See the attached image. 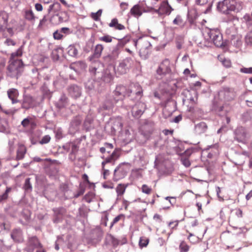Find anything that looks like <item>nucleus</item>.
<instances>
[{"label":"nucleus","mask_w":252,"mask_h":252,"mask_svg":"<svg viewBox=\"0 0 252 252\" xmlns=\"http://www.w3.org/2000/svg\"><path fill=\"white\" fill-rule=\"evenodd\" d=\"M199 224L198 220L195 218H191L189 219L188 222V227L190 229H193L197 226Z\"/></svg>","instance_id":"obj_33"},{"label":"nucleus","mask_w":252,"mask_h":252,"mask_svg":"<svg viewBox=\"0 0 252 252\" xmlns=\"http://www.w3.org/2000/svg\"><path fill=\"white\" fill-rule=\"evenodd\" d=\"M247 44L252 45V35H247L245 37Z\"/></svg>","instance_id":"obj_61"},{"label":"nucleus","mask_w":252,"mask_h":252,"mask_svg":"<svg viewBox=\"0 0 252 252\" xmlns=\"http://www.w3.org/2000/svg\"><path fill=\"white\" fill-rule=\"evenodd\" d=\"M120 151L118 149H116L113 153L108 157L106 158L102 162V166H104L107 163H111L114 165L115 161L120 157Z\"/></svg>","instance_id":"obj_10"},{"label":"nucleus","mask_w":252,"mask_h":252,"mask_svg":"<svg viewBox=\"0 0 252 252\" xmlns=\"http://www.w3.org/2000/svg\"><path fill=\"white\" fill-rule=\"evenodd\" d=\"M103 50V47L101 44H97L96 45L94 56L95 58H99L101 55V53Z\"/></svg>","instance_id":"obj_32"},{"label":"nucleus","mask_w":252,"mask_h":252,"mask_svg":"<svg viewBox=\"0 0 252 252\" xmlns=\"http://www.w3.org/2000/svg\"><path fill=\"white\" fill-rule=\"evenodd\" d=\"M70 148L71 149V153L74 154L76 153L78 150V147L77 145L72 142L70 143Z\"/></svg>","instance_id":"obj_55"},{"label":"nucleus","mask_w":252,"mask_h":252,"mask_svg":"<svg viewBox=\"0 0 252 252\" xmlns=\"http://www.w3.org/2000/svg\"><path fill=\"white\" fill-rule=\"evenodd\" d=\"M60 31L62 34L64 33L65 34H68L70 32L69 29L68 28H65V27L62 28L61 29Z\"/></svg>","instance_id":"obj_64"},{"label":"nucleus","mask_w":252,"mask_h":252,"mask_svg":"<svg viewBox=\"0 0 252 252\" xmlns=\"http://www.w3.org/2000/svg\"><path fill=\"white\" fill-rule=\"evenodd\" d=\"M25 17L28 20H32L34 19V14L32 10H26L25 13Z\"/></svg>","instance_id":"obj_45"},{"label":"nucleus","mask_w":252,"mask_h":252,"mask_svg":"<svg viewBox=\"0 0 252 252\" xmlns=\"http://www.w3.org/2000/svg\"><path fill=\"white\" fill-rule=\"evenodd\" d=\"M60 7V4L58 2H55L53 3V4H51L49 6V9H48V12H56L57 11Z\"/></svg>","instance_id":"obj_41"},{"label":"nucleus","mask_w":252,"mask_h":252,"mask_svg":"<svg viewBox=\"0 0 252 252\" xmlns=\"http://www.w3.org/2000/svg\"><path fill=\"white\" fill-rule=\"evenodd\" d=\"M131 14L135 17H139L142 15V12L139 5H135L130 9Z\"/></svg>","instance_id":"obj_27"},{"label":"nucleus","mask_w":252,"mask_h":252,"mask_svg":"<svg viewBox=\"0 0 252 252\" xmlns=\"http://www.w3.org/2000/svg\"><path fill=\"white\" fill-rule=\"evenodd\" d=\"M122 216V215H119V216H117L116 217H115L114 219V220H113L110 227H112L114 224L118 222L120 220Z\"/></svg>","instance_id":"obj_60"},{"label":"nucleus","mask_w":252,"mask_h":252,"mask_svg":"<svg viewBox=\"0 0 252 252\" xmlns=\"http://www.w3.org/2000/svg\"><path fill=\"white\" fill-rule=\"evenodd\" d=\"M4 43L6 44L7 46L12 45L14 46L16 44L15 42L13 40L11 39L7 38L6 39L5 41L4 42Z\"/></svg>","instance_id":"obj_54"},{"label":"nucleus","mask_w":252,"mask_h":252,"mask_svg":"<svg viewBox=\"0 0 252 252\" xmlns=\"http://www.w3.org/2000/svg\"><path fill=\"white\" fill-rule=\"evenodd\" d=\"M102 11L101 9L98 10L95 13H91V17L95 21H97L102 14Z\"/></svg>","instance_id":"obj_44"},{"label":"nucleus","mask_w":252,"mask_h":252,"mask_svg":"<svg viewBox=\"0 0 252 252\" xmlns=\"http://www.w3.org/2000/svg\"><path fill=\"white\" fill-rule=\"evenodd\" d=\"M179 250L180 252H188L189 250V246L185 241H182L180 244Z\"/></svg>","instance_id":"obj_34"},{"label":"nucleus","mask_w":252,"mask_h":252,"mask_svg":"<svg viewBox=\"0 0 252 252\" xmlns=\"http://www.w3.org/2000/svg\"><path fill=\"white\" fill-rule=\"evenodd\" d=\"M50 140L51 137L49 135H45L40 141L39 143L41 144H47L50 142Z\"/></svg>","instance_id":"obj_48"},{"label":"nucleus","mask_w":252,"mask_h":252,"mask_svg":"<svg viewBox=\"0 0 252 252\" xmlns=\"http://www.w3.org/2000/svg\"><path fill=\"white\" fill-rule=\"evenodd\" d=\"M235 136L237 141L245 142L246 140L247 132L245 128L242 126L237 127L235 130Z\"/></svg>","instance_id":"obj_12"},{"label":"nucleus","mask_w":252,"mask_h":252,"mask_svg":"<svg viewBox=\"0 0 252 252\" xmlns=\"http://www.w3.org/2000/svg\"><path fill=\"white\" fill-rule=\"evenodd\" d=\"M154 123L152 122H147L141 126V130L144 134L148 135L152 133L154 130Z\"/></svg>","instance_id":"obj_18"},{"label":"nucleus","mask_w":252,"mask_h":252,"mask_svg":"<svg viewBox=\"0 0 252 252\" xmlns=\"http://www.w3.org/2000/svg\"><path fill=\"white\" fill-rule=\"evenodd\" d=\"M112 56L111 54L108 55L105 57H104V60L105 62L107 63H111L116 60L115 59H112Z\"/></svg>","instance_id":"obj_57"},{"label":"nucleus","mask_w":252,"mask_h":252,"mask_svg":"<svg viewBox=\"0 0 252 252\" xmlns=\"http://www.w3.org/2000/svg\"><path fill=\"white\" fill-rule=\"evenodd\" d=\"M102 170H103V178L106 179L107 177L109 175V170L106 169L104 168V166H102Z\"/></svg>","instance_id":"obj_63"},{"label":"nucleus","mask_w":252,"mask_h":252,"mask_svg":"<svg viewBox=\"0 0 252 252\" xmlns=\"http://www.w3.org/2000/svg\"><path fill=\"white\" fill-rule=\"evenodd\" d=\"M141 191L147 195H149L152 193L153 189L152 188L146 184H144L141 188Z\"/></svg>","instance_id":"obj_37"},{"label":"nucleus","mask_w":252,"mask_h":252,"mask_svg":"<svg viewBox=\"0 0 252 252\" xmlns=\"http://www.w3.org/2000/svg\"><path fill=\"white\" fill-rule=\"evenodd\" d=\"M8 18V14L4 11L0 12V29L6 27Z\"/></svg>","instance_id":"obj_21"},{"label":"nucleus","mask_w":252,"mask_h":252,"mask_svg":"<svg viewBox=\"0 0 252 252\" xmlns=\"http://www.w3.org/2000/svg\"><path fill=\"white\" fill-rule=\"evenodd\" d=\"M174 25H178L179 26H182L184 25V21L181 16L177 15L173 21Z\"/></svg>","instance_id":"obj_42"},{"label":"nucleus","mask_w":252,"mask_h":252,"mask_svg":"<svg viewBox=\"0 0 252 252\" xmlns=\"http://www.w3.org/2000/svg\"><path fill=\"white\" fill-rule=\"evenodd\" d=\"M127 187V184H119L118 185L116 188V191L118 198L124 195Z\"/></svg>","instance_id":"obj_24"},{"label":"nucleus","mask_w":252,"mask_h":252,"mask_svg":"<svg viewBox=\"0 0 252 252\" xmlns=\"http://www.w3.org/2000/svg\"><path fill=\"white\" fill-rule=\"evenodd\" d=\"M69 94L73 98H78L81 94V89L77 86H70L68 90Z\"/></svg>","instance_id":"obj_17"},{"label":"nucleus","mask_w":252,"mask_h":252,"mask_svg":"<svg viewBox=\"0 0 252 252\" xmlns=\"http://www.w3.org/2000/svg\"><path fill=\"white\" fill-rule=\"evenodd\" d=\"M51 21H53L54 24H58L63 22L64 20L61 15L58 14L53 16L51 18Z\"/></svg>","instance_id":"obj_40"},{"label":"nucleus","mask_w":252,"mask_h":252,"mask_svg":"<svg viewBox=\"0 0 252 252\" xmlns=\"http://www.w3.org/2000/svg\"><path fill=\"white\" fill-rule=\"evenodd\" d=\"M24 187L25 189L26 190L31 189H32V185L31 184V183H30V178H27L26 179Z\"/></svg>","instance_id":"obj_51"},{"label":"nucleus","mask_w":252,"mask_h":252,"mask_svg":"<svg viewBox=\"0 0 252 252\" xmlns=\"http://www.w3.org/2000/svg\"><path fill=\"white\" fill-rule=\"evenodd\" d=\"M21 124L24 127H28L30 125H31L32 127H33L35 125L34 122L32 120V119L31 117H28L24 119L22 121Z\"/></svg>","instance_id":"obj_29"},{"label":"nucleus","mask_w":252,"mask_h":252,"mask_svg":"<svg viewBox=\"0 0 252 252\" xmlns=\"http://www.w3.org/2000/svg\"><path fill=\"white\" fill-rule=\"evenodd\" d=\"M85 192V189L84 188H81L78 191L77 193L74 195L75 198H77L79 196L82 195L84 194Z\"/></svg>","instance_id":"obj_62"},{"label":"nucleus","mask_w":252,"mask_h":252,"mask_svg":"<svg viewBox=\"0 0 252 252\" xmlns=\"http://www.w3.org/2000/svg\"><path fill=\"white\" fill-rule=\"evenodd\" d=\"M21 216L23 217V219H20V222L22 223H24L28 221L30 219V213L28 210H24L21 213Z\"/></svg>","instance_id":"obj_28"},{"label":"nucleus","mask_w":252,"mask_h":252,"mask_svg":"<svg viewBox=\"0 0 252 252\" xmlns=\"http://www.w3.org/2000/svg\"><path fill=\"white\" fill-rule=\"evenodd\" d=\"M131 59L127 58L120 63L117 68V72L120 74H124L126 73L129 66L131 63Z\"/></svg>","instance_id":"obj_9"},{"label":"nucleus","mask_w":252,"mask_h":252,"mask_svg":"<svg viewBox=\"0 0 252 252\" xmlns=\"http://www.w3.org/2000/svg\"><path fill=\"white\" fill-rule=\"evenodd\" d=\"M183 94L186 96V99H183V101H185L186 99L189 100V101L191 102L192 104L195 103L197 98V94L195 91H185L184 92Z\"/></svg>","instance_id":"obj_15"},{"label":"nucleus","mask_w":252,"mask_h":252,"mask_svg":"<svg viewBox=\"0 0 252 252\" xmlns=\"http://www.w3.org/2000/svg\"><path fill=\"white\" fill-rule=\"evenodd\" d=\"M68 53L72 57H76L78 54L77 49L73 45H70L68 47Z\"/></svg>","instance_id":"obj_36"},{"label":"nucleus","mask_w":252,"mask_h":252,"mask_svg":"<svg viewBox=\"0 0 252 252\" xmlns=\"http://www.w3.org/2000/svg\"><path fill=\"white\" fill-rule=\"evenodd\" d=\"M187 232L189 234L188 239L190 243L195 244L198 241V238L197 237L189 232L188 230H187Z\"/></svg>","instance_id":"obj_43"},{"label":"nucleus","mask_w":252,"mask_h":252,"mask_svg":"<svg viewBox=\"0 0 252 252\" xmlns=\"http://www.w3.org/2000/svg\"><path fill=\"white\" fill-rule=\"evenodd\" d=\"M240 71L243 73L252 74V67L249 68H242L241 69Z\"/></svg>","instance_id":"obj_56"},{"label":"nucleus","mask_w":252,"mask_h":252,"mask_svg":"<svg viewBox=\"0 0 252 252\" xmlns=\"http://www.w3.org/2000/svg\"><path fill=\"white\" fill-rule=\"evenodd\" d=\"M207 35L216 46L221 47L223 45L222 36L218 30L208 29L207 31Z\"/></svg>","instance_id":"obj_3"},{"label":"nucleus","mask_w":252,"mask_h":252,"mask_svg":"<svg viewBox=\"0 0 252 252\" xmlns=\"http://www.w3.org/2000/svg\"><path fill=\"white\" fill-rule=\"evenodd\" d=\"M53 36L54 38L57 40L61 39L63 37V35L62 33L60 31H57L53 33Z\"/></svg>","instance_id":"obj_49"},{"label":"nucleus","mask_w":252,"mask_h":252,"mask_svg":"<svg viewBox=\"0 0 252 252\" xmlns=\"http://www.w3.org/2000/svg\"><path fill=\"white\" fill-rule=\"evenodd\" d=\"M55 135H56V138L58 139H60L63 138V131L60 129H58L55 130Z\"/></svg>","instance_id":"obj_52"},{"label":"nucleus","mask_w":252,"mask_h":252,"mask_svg":"<svg viewBox=\"0 0 252 252\" xmlns=\"http://www.w3.org/2000/svg\"><path fill=\"white\" fill-rule=\"evenodd\" d=\"M18 92L15 89H10L7 91V95L9 99L12 101V103L17 102Z\"/></svg>","instance_id":"obj_23"},{"label":"nucleus","mask_w":252,"mask_h":252,"mask_svg":"<svg viewBox=\"0 0 252 252\" xmlns=\"http://www.w3.org/2000/svg\"><path fill=\"white\" fill-rule=\"evenodd\" d=\"M154 96L155 97L160 99L162 101L168 100L170 98V95L168 93H165V94H163L161 96H159V94L158 92H155L154 93Z\"/></svg>","instance_id":"obj_39"},{"label":"nucleus","mask_w":252,"mask_h":252,"mask_svg":"<svg viewBox=\"0 0 252 252\" xmlns=\"http://www.w3.org/2000/svg\"><path fill=\"white\" fill-rule=\"evenodd\" d=\"M179 220H174L170 221L168 223V226L170 229L171 232L177 229L179 225Z\"/></svg>","instance_id":"obj_35"},{"label":"nucleus","mask_w":252,"mask_h":252,"mask_svg":"<svg viewBox=\"0 0 252 252\" xmlns=\"http://www.w3.org/2000/svg\"><path fill=\"white\" fill-rule=\"evenodd\" d=\"M118 24V20L116 18L113 19L111 22L109 24V26L110 27H116L117 25Z\"/></svg>","instance_id":"obj_58"},{"label":"nucleus","mask_w":252,"mask_h":252,"mask_svg":"<svg viewBox=\"0 0 252 252\" xmlns=\"http://www.w3.org/2000/svg\"><path fill=\"white\" fill-rule=\"evenodd\" d=\"M230 3V11L238 12L243 8L244 3L241 0H231Z\"/></svg>","instance_id":"obj_14"},{"label":"nucleus","mask_w":252,"mask_h":252,"mask_svg":"<svg viewBox=\"0 0 252 252\" xmlns=\"http://www.w3.org/2000/svg\"><path fill=\"white\" fill-rule=\"evenodd\" d=\"M67 98L65 95H62L57 103V107L59 109H63L67 104Z\"/></svg>","instance_id":"obj_25"},{"label":"nucleus","mask_w":252,"mask_h":252,"mask_svg":"<svg viewBox=\"0 0 252 252\" xmlns=\"http://www.w3.org/2000/svg\"><path fill=\"white\" fill-rule=\"evenodd\" d=\"M99 39L100 41H104L106 43H109L112 41V37L109 35H106L99 37Z\"/></svg>","instance_id":"obj_47"},{"label":"nucleus","mask_w":252,"mask_h":252,"mask_svg":"<svg viewBox=\"0 0 252 252\" xmlns=\"http://www.w3.org/2000/svg\"><path fill=\"white\" fill-rule=\"evenodd\" d=\"M24 70V65L21 60H10L7 67V75L11 77L16 78L22 73Z\"/></svg>","instance_id":"obj_2"},{"label":"nucleus","mask_w":252,"mask_h":252,"mask_svg":"<svg viewBox=\"0 0 252 252\" xmlns=\"http://www.w3.org/2000/svg\"><path fill=\"white\" fill-rule=\"evenodd\" d=\"M119 53L120 52L118 48L117 47H115L110 54L112 56V59L116 60L118 58Z\"/></svg>","instance_id":"obj_46"},{"label":"nucleus","mask_w":252,"mask_h":252,"mask_svg":"<svg viewBox=\"0 0 252 252\" xmlns=\"http://www.w3.org/2000/svg\"><path fill=\"white\" fill-rule=\"evenodd\" d=\"M232 219L234 220H238L243 217V211L239 208H236L231 211Z\"/></svg>","instance_id":"obj_22"},{"label":"nucleus","mask_w":252,"mask_h":252,"mask_svg":"<svg viewBox=\"0 0 252 252\" xmlns=\"http://www.w3.org/2000/svg\"><path fill=\"white\" fill-rule=\"evenodd\" d=\"M5 64V61L2 58L0 57V73L1 72L2 70L4 68Z\"/></svg>","instance_id":"obj_59"},{"label":"nucleus","mask_w":252,"mask_h":252,"mask_svg":"<svg viewBox=\"0 0 252 252\" xmlns=\"http://www.w3.org/2000/svg\"><path fill=\"white\" fill-rule=\"evenodd\" d=\"M133 93L138 97H140L142 93V90L139 84L131 85L129 88L123 85L117 86L115 90L114 95L118 97L117 100L122 99L126 96L130 95Z\"/></svg>","instance_id":"obj_1"},{"label":"nucleus","mask_w":252,"mask_h":252,"mask_svg":"<svg viewBox=\"0 0 252 252\" xmlns=\"http://www.w3.org/2000/svg\"><path fill=\"white\" fill-rule=\"evenodd\" d=\"M42 245L36 236L29 237L27 243V250L28 252H33L35 249L41 248Z\"/></svg>","instance_id":"obj_6"},{"label":"nucleus","mask_w":252,"mask_h":252,"mask_svg":"<svg viewBox=\"0 0 252 252\" xmlns=\"http://www.w3.org/2000/svg\"><path fill=\"white\" fill-rule=\"evenodd\" d=\"M170 61L168 59H165L159 64L157 70L158 75L162 78V76L170 72Z\"/></svg>","instance_id":"obj_5"},{"label":"nucleus","mask_w":252,"mask_h":252,"mask_svg":"<svg viewBox=\"0 0 252 252\" xmlns=\"http://www.w3.org/2000/svg\"><path fill=\"white\" fill-rule=\"evenodd\" d=\"M181 161L183 163L186 167H188L190 165V163L189 159L188 158H182Z\"/></svg>","instance_id":"obj_53"},{"label":"nucleus","mask_w":252,"mask_h":252,"mask_svg":"<svg viewBox=\"0 0 252 252\" xmlns=\"http://www.w3.org/2000/svg\"><path fill=\"white\" fill-rule=\"evenodd\" d=\"M33 105V99L30 95L25 96L22 103V108L28 109L32 107Z\"/></svg>","instance_id":"obj_20"},{"label":"nucleus","mask_w":252,"mask_h":252,"mask_svg":"<svg viewBox=\"0 0 252 252\" xmlns=\"http://www.w3.org/2000/svg\"><path fill=\"white\" fill-rule=\"evenodd\" d=\"M27 152V148L22 144H19L17 150L16 159L21 160L24 158L25 155Z\"/></svg>","instance_id":"obj_19"},{"label":"nucleus","mask_w":252,"mask_h":252,"mask_svg":"<svg viewBox=\"0 0 252 252\" xmlns=\"http://www.w3.org/2000/svg\"><path fill=\"white\" fill-rule=\"evenodd\" d=\"M135 46L139 48V53L145 55L148 53V50L151 47V44L147 39H140L135 43Z\"/></svg>","instance_id":"obj_7"},{"label":"nucleus","mask_w":252,"mask_h":252,"mask_svg":"<svg viewBox=\"0 0 252 252\" xmlns=\"http://www.w3.org/2000/svg\"><path fill=\"white\" fill-rule=\"evenodd\" d=\"M230 0H223L218 3L217 8L218 10L223 13H228L230 11Z\"/></svg>","instance_id":"obj_13"},{"label":"nucleus","mask_w":252,"mask_h":252,"mask_svg":"<svg viewBox=\"0 0 252 252\" xmlns=\"http://www.w3.org/2000/svg\"><path fill=\"white\" fill-rule=\"evenodd\" d=\"M11 237L16 243H19L24 242L22 230L20 228L13 229L11 233Z\"/></svg>","instance_id":"obj_11"},{"label":"nucleus","mask_w":252,"mask_h":252,"mask_svg":"<svg viewBox=\"0 0 252 252\" xmlns=\"http://www.w3.org/2000/svg\"><path fill=\"white\" fill-rule=\"evenodd\" d=\"M102 65L99 62L93 63L90 67V72L93 75H96L102 70Z\"/></svg>","instance_id":"obj_16"},{"label":"nucleus","mask_w":252,"mask_h":252,"mask_svg":"<svg viewBox=\"0 0 252 252\" xmlns=\"http://www.w3.org/2000/svg\"><path fill=\"white\" fill-rule=\"evenodd\" d=\"M173 10V8L169 5L168 1H163L160 3L159 8L155 11L160 15L164 14L169 15Z\"/></svg>","instance_id":"obj_8"},{"label":"nucleus","mask_w":252,"mask_h":252,"mask_svg":"<svg viewBox=\"0 0 252 252\" xmlns=\"http://www.w3.org/2000/svg\"><path fill=\"white\" fill-rule=\"evenodd\" d=\"M57 162V160H52L50 158H46L44 160V166L46 169L47 174L49 176H55L59 172L58 168L55 165Z\"/></svg>","instance_id":"obj_4"},{"label":"nucleus","mask_w":252,"mask_h":252,"mask_svg":"<svg viewBox=\"0 0 252 252\" xmlns=\"http://www.w3.org/2000/svg\"><path fill=\"white\" fill-rule=\"evenodd\" d=\"M242 20L248 27L252 26V18L250 14L246 13L242 18Z\"/></svg>","instance_id":"obj_30"},{"label":"nucleus","mask_w":252,"mask_h":252,"mask_svg":"<svg viewBox=\"0 0 252 252\" xmlns=\"http://www.w3.org/2000/svg\"><path fill=\"white\" fill-rule=\"evenodd\" d=\"M55 212L57 215H64L66 213V209L65 208H64L63 207H61V208H59L56 209L55 210Z\"/></svg>","instance_id":"obj_50"},{"label":"nucleus","mask_w":252,"mask_h":252,"mask_svg":"<svg viewBox=\"0 0 252 252\" xmlns=\"http://www.w3.org/2000/svg\"><path fill=\"white\" fill-rule=\"evenodd\" d=\"M149 242V239L146 237L143 236L140 237L139 245L140 247L143 248L146 247Z\"/></svg>","instance_id":"obj_38"},{"label":"nucleus","mask_w":252,"mask_h":252,"mask_svg":"<svg viewBox=\"0 0 252 252\" xmlns=\"http://www.w3.org/2000/svg\"><path fill=\"white\" fill-rule=\"evenodd\" d=\"M23 46H21L16 51L11 54L10 60H16L15 57H21L23 54Z\"/></svg>","instance_id":"obj_31"},{"label":"nucleus","mask_w":252,"mask_h":252,"mask_svg":"<svg viewBox=\"0 0 252 252\" xmlns=\"http://www.w3.org/2000/svg\"><path fill=\"white\" fill-rule=\"evenodd\" d=\"M123 127L122 121L121 118H117L113 122V128L115 131L122 130Z\"/></svg>","instance_id":"obj_26"}]
</instances>
